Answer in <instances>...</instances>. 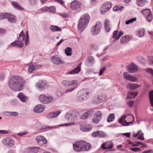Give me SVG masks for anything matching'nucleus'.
<instances>
[{"label": "nucleus", "instance_id": "f257e3e1", "mask_svg": "<svg viewBox=\"0 0 153 153\" xmlns=\"http://www.w3.org/2000/svg\"><path fill=\"white\" fill-rule=\"evenodd\" d=\"M25 82L23 78L19 76H12L10 79L8 85L10 88L14 91L22 90L24 88Z\"/></svg>", "mask_w": 153, "mask_h": 153}, {"label": "nucleus", "instance_id": "f03ea898", "mask_svg": "<svg viewBox=\"0 0 153 153\" xmlns=\"http://www.w3.org/2000/svg\"><path fill=\"white\" fill-rule=\"evenodd\" d=\"M91 147L90 143L82 140L77 141L73 144L74 150L77 152L88 151L91 149Z\"/></svg>", "mask_w": 153, "mask_h": 153}, {"label": "nucleus", "instance_id": "7ed1b4c3", "mask_svg": "<svg viewBox=\"0 0 153 153\" xmlns=\"http://www.w3.org/2000/svg\"><path fill=\"white\" fill-rule=\"evenodd\" d=\"M90 19V16L86 13L82 16L78 22V28L83 30L87 26Z\"/></svg>", "mask_w": 153, "mask_h": 153}, {"label": "nucleus", "instance_id": "20e7f679", "mask_svg": "<svg viewBox=\"0 0 153 153\" xmlns=\"http://www.w3.org/2000/svg\"><path fill=\"white\" fill-rule=\"evenodd\" d=\"M53 99V97L51 96H46L44 94H41L39 97V99L40 102L45 104L50 103Z\"/></svg>", "mask_w": 153, "mask_h": 153}, {"label": "nucleus", "instance_id": "39448f33", "mask_svg": "<svg viewBox=\"0 0 153 153\" xmlns=\"http://www.w3.org/2000/svg\"><path fill=\"white\" fill-rule=\"evenodd\" d=\"M102 27L101 23L99 22H97L96 25L92 27L91 29L92 34L93 35H96L98 34L101 31Z\"/></svg>", "mask_w": 153, "mask_h": 153}, {"label": "nucleus", "instance_id": "423d86ee", "mask_svg": "<svg viewBox=\"0 0 153 153\" xmlns=\"http://www.w3.org/2000/svg\"><path fill=\"white\" fill-rule=\"evenodd\" d=\"M141 13L145 17L147 21L151 22L153 19V15L151 10L149 9H146L142 10Z\"/></svg>", "mask_w": 153, "mask_h": 153}, {"label": "nucleus", "instance_id": "0eeeda50", "mask_svg": "<svg viewBox=\"0 0 153 153\" xmlns=\"http://www.w3.org/2000/svg\"><path fill=\"white\" fill-rule=\"evenodd\" d=\"M35 139L39 146H41L47 143V141L45 137L42 135L37 136Z\"/></svg>", "mask_w": 153, "mask_h": 153}, {"label": "nucleus", "instance_id": "6e6552de", "mask_svg": "<svg viewBox=\"0 0 153 153\" xmlns=\"http://www.w3.org/2000/svg\"><path fill=\"white\" fill-rule=\"evenodd\" d=\"M112 7L111 4L109 2H107L104 4L101 7L100 13L104 14L105 12L109 10Z\"/></svg>", "mask_w": 153, "mask_h": 153}, {"label": "nucleus", "instance_id": "1a4fd4ad", "mask_svg": "<svg viewBox=\"0 0 153 153\" xmlns=\"http://www.w3.org/2000/svg\"><path fill=\"white\" fill-rule=\"evenodd\" d=\"M47 84L45 81L40 80L36 85L37 89L39 90L42 91H43L47 87Z\"/></svg>", "mask_w": 153, "mask_h": 153}, {"label": "nucleus", "instance_id": "9d476101", "mask_svg": "<svg viewBox=\"0 0 153 153\" xmlns=\"http://www.w3.org/2000/svg\"><path fill=\"white\" fill-rule=\"evenodd\" d=\"M123 76L125 79L131 81L136 82H138L137 78L131 75H129L127 72L124 73Z\"/></svg>", "mask_w": 153, "mask_h": 153}, {"label": "nucleus", "instance_id": "9b49d317", "mask_svg": "<svg viewBox=\"0 0 153 153\" xmlns=\"http://www.w3.org/2000/svg\"><path fill=\"white\" fill-rule=\"evenodd\" d=\"M79 94H80V97H82V99L80 98L79 100H83L87 98V96L89 94V91L87 89H84L80 91Z\"/></svg>", "mask_w": 153, "mask_h": 153}, {"label": "nucleus", "instance_id": "f8f14e48", "mask_svg": "<svg viewBox=\"0 0 153 153\" xmlns=\"http://www.w3.org/2000/svg\"><path fill=\"white\" fill-rule=\"evenodd\" d=\"M3 142L5 146L8 147L13 146L14 145V143L13 140L10 139L8 137H7L3 139Z\"/></svg>", "mask_w": 153, "mask_h": 153}, {"label": "nucleus", "instance_id": "ddd939ff", "mask_svg": "<svg viewBox=\"0 0 153 153\" xmlns=\"http://www.w3.org/2000/svg\"><path fill=\"white\" fill-rule=\"evenodd\" d=\"M51 62L54 64L58 65L63 63V61L60 59L59 57H57L54 55L53 57L51 58Z\"/></svg>", "mask_w": 153, "mask_h": 153}, {"label": "nucleus", "instance_id": "4468645a", "mask_svg": "<svg viewBox=\"0 0 153 153\" xmlns=\"http://www.w3.org/2000/svg\"><path fill=\"white\" fill-rule=\"evenodd\" d=\"M40 148L38 147H31L27 148L25 150L26 153H37Z\"/></svg>", "mask_w": 153, "mask_h": 153}, {"label": "nucleus", "instance_id": "2eb2a0df", "mask_svg": "<svg viewBox=\"0 0 153 153\" xmlns=\"http://www.w3.org/2000/svg\"><path fill=\"white\" fill-rule=\"evenodd\" d=\"M81 5V4L79 1L74 0L71 3L70 5L71 8L73 10L78 9Z\"/></svg>", "mask_w": 153, "mask_h": 153}, {"label": "nucleus", "instance_id": "dca6fc26", "mask_svg": "<svg viewBox=\"0 0 153 153\" xmlns=\"http://www.w3.org/2000/svg\"><path fill=\"white\" fill-rule=\"evenodd\" d=\"M112 143L110 141H107L103 143L101 146V148L102 150L111 149L113 147Z\"/></svg>", "mask_w": 153, "mask_h": 153}, {"label": "nucleus", "instance_id": "f3484780", "mask_svg": "<svg viewBox=\"0 0 153 153\" xmlns=\"http://www.w3.org/2000/svg\"><path fill=\"white\" fill-rule=\"evenodd\" d=\"M128 71L131 73L136 72L138 69V67L135 64L132 63L127 67Z\"/></svg>", "mask_w": 153, "mask_h": 153}, {"label": "nucleus", "instance_id": "a211bd4d", "mask_svg": "<svg viewBox=\"0 0 153 153\" xmlns=\"http://www.w3.org/2000/svg\"><path fill=\"white\" fill-rule=\"evenodd\" d=\"M45 109L43 106L41 104H38L34 108V111L37 113H39L43 112Z\"/></svg>", "mask_w": 153, "mask_h": 153}, {"label": "nucleus", "instance_id": "6ab92c4d", "mask_svg": "<svg viewBox=\"0 0 153 153\" xmlns=\"http://www.w3.org/2000/svg\"><path fill=\"white\" fill-rule=\"evenodd\" d=\"M94 58L92 56H89L86 59L85 63L87 65L91 66L94 63Z\"/></svg>", "mask_w": 153, "mask_h": 153}, {"label": "nucleus", "instance_id": "aec40b11", "mask_svg": "<svg viewBox=\"0 0 153 153\" xmlns=\"http://www.w3.org/2000/svg\"><path fill=\"white\" fill-rule=\"evenodd\" d=\"M24 45V43L22 42L19 40H16L12 42L10 45V46L16 47L19 48H22Z\"/></svg>", "mask_w": 153, "mask_h": 153}, {"label": "nucleus", "instance_id": "412c9836", "mask_svg": "<svg viewBox=\"0 0 153 153\" xmlns=\"http://www.w3.org/2000/svg\"><path fill=\"white\" fill-rule=\"evenodd\" d=\"M60 111L52 112L48 114L47 115L48 118L50 119L57 117L60 113Z\"/></svg>", "mask_w": 153, "mask_h": 153}, {"label": "nucleus", "instance_id": "4be33fe9", "mask_svg": "<svg viewBox=\"0 0 153 153\" xmlns=\"http://www.w3.org/2000/svg\"><path fill=\"white\" fill-rule=\"evenodd\" d=\"M94 112L93 110L88 111L83 114L82 116H80V118L82 119H86L89 115H91Z\"/></svg>", "mask_w": 153, "mask_h": 153}, {"label": "nucleus", "instance_id": "5701e85b", "mask_svg": "<svg viewBox=\"0 0 153 153\" xmlns=\"http://www.w3.org/2000/svg\"><path fill=\"white\" fill-rule=\"evenodd\" d=\"M131 38V36L128 35L123 36L120 39V42L122 44L126 43L130 40Z\"/></svg>", "mask_w": 153, "mask_h": 153}, {"label": "nucleus", "instance_id": "b1692460", "mask_svg": "<svg viewBox=\"0 0 153 153\" xmlns=\"http://www.w3.org/2000/svg\"><path fill=\"white\" fill-rule=\"evenodd\" d=\"M17 97L21 101L23 102H26L28 100L27 97L22 93H19L17 96Z\"/></svg>", "mask_w": 153, "mask_h": 153}, {"label": "nucleus", "instance_id": "393cba45", "mask_svg": "<svg viewBox=\"0 0 153 153\" xmlns=\"http://www.w3.org/2000/svg\"><path fill=\"white\" fill-rule=\"evenodd\" d=\"M81 70V67L78 65L77 67L72 70L70 71L68 73H66V74H74L78 73Z\"/></svg>", "mask_w": 153, "mask_h": 153}, {"label": "nucleus", "instance_id": "a878e982", "mask_svg": "<svg viewBox=\"0 0 153 153\" xmlns=\"http://www.w3.org/2000/svg\"><path fill=\"white\" fill-rule=\"evenodd\" d=\"M140 85L137 84L130 83L128 84L126 87L131 89H135L140 87Z\"/></svg>", "mask_w": 153, "mask_h": 153}, {"label": "nucleus", "instance_id": "bb28decb", "mask_svg": "<svg viewBox=\"0 0 153 153\" xmlns=\"http://www.w3.org/2000/svg\"><path fill=\"white\" fill-rule=\"evenodd\" d=\"M26 38V36H25V35L24 34L23 30H22L19 34L18 39L22 42L24 41L25 42Z\"/></svg>", "mask_w": 153, "mask_h": 153}, {"label": "nucleus", "instance_id": "cd10ccee", "mask_svg": "<svg viewBox=\"0 0 153 153\" xmlns=\"http://www.w3.org/2000/svg\"><path fill=\"white\" fill-rule=\"evenodd\" d=\"M129 118L132 119V121L130 122H127L126 120H124L123 122L122 121V122L120 123L122 124L123 126H128L130 124L132 123L134 121V117L133 115H130V116L129 117Z\"/></svg>", "mask_w": 153, "mask_h": 153}, {"label": "nucleus", "instance_id": "c85d7f7f", "mask_svg": "<svg viewBox=\"0 0 153 153\" xmlns=\"http://www.w3.org/2000/svg\"><path fill=\"white\" fill-rule=\"evenodd\" d=\"M105 100V96L103 95H99L97 97V100H95V102L97 104H99L103 102Z\"/></svg>", "mask_w": 153, "mask_h": 153}, {"label": "nucleus", "instance_id": "c756f323", "mask_svg": "<svg viewBox=\"0 0 153 153\" xmlns=\"http://www.w3.org/2000/svg\"><path fill=\"white\" fill-rule=\"evenodd\" d=\"M92 127L89 126L84 125L80 127V129L83 131H88L91 130Z\"/></svg>", "mask_w": 153, "mask_h": 153}, {"label": "nucleus", "instance_id": "7c9ffc66", "mask_svg": "<svg viewBox=\"0 0 153 153\" xmlns=\"http://www.w3.org/2000/svg\"><path fill=\"white\" fill-rule=\"evenodd\" d=\"M50 29L52 32L60 31L61 30L60 28L58 26L53 25L50 26Z\"/></svg>", "mask_w": 153, "mask_h": 153}, {"label": "nucleus", "instance_id": "2f4dec72", "mask_svg": "<svg viewBox=\"0 0 153 153\" xmlns=\"http://www.w3.org/2000/svg\"><path fill=\"white\" fill-rule=\"evenodd\" d=\"M128 95H127V98L130 99L132 98H135L138 94V93L137 92H128Z\"/></svg>", "mask_w": 153, "mask_h": 153}, {"label": "nucleus", "instance_id": "473e14b6", "mask_svg": "<svg viewBox=\"0 0 153 153\" xmlns=\"http://www.w3.org/2000/svg\"><path fill=\"white\" fill-rule=\"evenodd\" d=\"M4 114L8 116H16L18 115V114L16 112L5 111L4 112Z\"/></svg>", "mask_w": 153, "mask_h": 153}, {"label": "nucleus", "instance_id": "72a5a7b5", "mask_svg": "<svg viewBox=\"0 0 153 153\" xmlns=\"http://www.w3.org/2000/svg\"><path fill=\"white\" fill-rule=\"evenodd\" d=\"M12 4L13 6L16 9L20 10H24L23 8L17 2L15 1H12Z\"/></svg>", "mask_w": 153, "mask_h": 153}, {"label": "nucleus", "instance_id": "f704fd0d", "mask_svg": "<svg viewBox=\"0 0 153 153\" xmlns=\"http://www.w3.org/2000/svg\"><path fill=\"white\" fill-rule=\"evenodd\" d=\"M7 18H8V21L10 22H14L16 21L15 16L14 15L10 14H8V16L7 17Z\"/></svg>", "mask_w": 153, "mask_h": 153}, {"label": "nucleus", "instance_id": "c9c22d12", "mask_svg": "<svg viewBox=\"0 0 153 153\" xmlns=\"http://www.w3.org/2000/svg\"><path fill=\"white\" fill-rule=\"evenodd\" d=\"M115 116L114 113L110 114L108 116L107 119V121L108 122H112L115 119Z\"/></svg>", "mask_w": 153, "mask_h": 153}, {"label": "nucleus", "instance_id": "e433bc0d", "mask_svg": "<svg viewBox=\"0 0 153 153\" xmlns=\"http://www.w3.org/2000/svg\"><path fill=\"white\" fill-rule=\"evenodd\" d=\"M146 0H137V4L139 6L142 7L144 5Z\"/></svg>", "mask_w": 153, "mask_h": 153}, {"label": "nucleus", "instance_id": "4c0bfd02", "mask_svg": "<svg viewBox=\"0 0 153 153\" xmlns=\"http://www.w3.org/2000/svg\"><path fill=\"white\" fill-rule=\"evenodd\" d=\"M65 52L68 56H70L72 55V49L69 47H67L65 49Z\"/></svg>", "mask_w": 153, "mask_h": 153}, {"label": "nucleus", "instance_id": "58836bf2", "mask_svg": "<svg viewBox=\"0 0 153 153\" xmlns=\"http://www.w3.org/2000/svg\"><path fill=\"white\" fill-rule=\"evenodd\" d=\"M137 33V35L138 36L142 37L144 35L145 30L143 29H140L138 31Z\"/></svg>", "mask_w": 153, "mask_h": 153}, {"label": "nucleus", "instance_id": "ea45409f", "mask_svg": "<svg viewBox=\"0 0 153 153\" xmlns=\"http://www.w3.org/2000/svg\"><path fill=\"white\" fill-rule=\"evenodd\" d=\"M149 95L150 103L153 106V90L150 91Z\"/></svg>", "mask_w": 153, "mask_h": 153}, {"label": "nucleus", "instance_id": "a19ab883", "mask_svg": "<svg viewBox=\"0 0 153 153\" xmlns=\"http://www.w3.org/2000/svg\"><path fill=\"white\" fill-rule=\"evenodd\" d=\"M8 16V13H0V20L3 19H7Z\"/></svg>", "mask_w": 153, "mask_h": 153}, {"label": "nucleus", "instance_id": "79ce46f5", "mask_svg": "<svg viewBox=\"0 0 153 153\" xmlns=\"http://www.w3.org/2000/svg\"><path fill=\"white\" fill-rule=\"evenodd\" d=\"M62 83L65 86H71V81L65 80L62 81Z\"/></svg>", "mask_w": 153, "mask_h": 153}, {"label": "nucleus", "instance_id": "37998d69", "mask_svg": "<svg viewBox=\"0 0 153 153\" xmlns=\"http://www.w3.org/2000/svg\"><path fill=\"white\" fill-rule=\"evenodd\" d=\"M99 132V137H104L107 136V134L106 133L104 132L101 131H98Z\"/></svg>", "mask_w": 153, "mask_h": 153}, {"label": "nucleus", "instance_id": "c03bdc74", "mask_svg": "<svg viewBox=\"0 0 153 153\" xmlns=\"http://www.w3.org/2000/svg\"><path fill=\"white\" fill-rule=\"evenodd\" d=\"M101 120V118L94 116L92 120L94 123H97L100 122Z\"/></svg>", "mask_w": 153, "mask_h": 153}, {"label": "nucleus", "instance_id": "a18cd8bd", "mask_svg": "<svg viewBox=\"0 0 153 153\" xmlns=\"http://www.w3.org/2000/svg\"><path fill=\"white\" fill-rule=\"evenodd\" d=\"M25 36H26V38L25 41V45L27 46L29 44V37L28 31H27L26 32Z\"/></svg>", "mask_w": 153, "mask_h": 153}, {"label": "nucleus", "instance_id": "49530a36", "mask_svg": "<svg viewBox=\"0 0 153 153\" xmlns=\"http://www.w3.org/2000/svg\"><path fill=\"white\" fill-rule=\"evenodd\" d=\"M123 8V6H115L113 8V10L114 11H117L118 10H121Z\"/></svg>", "mask_w": 153, "mask_h": 153}, {"label": "nucleus", "instance_id": "de8ad7c7", "mask_svg": "<svg viewBox=\"0 0 153 153\" xmlns=\"http://www.w3.org/2000/svg\"><path fill=\"white\" fill-rule=\"evenodd\" d=\"M130 115H132L128 114L127 115H123L122 116L120 117V118L119 120V123H121L122 122V121H123V120H125L126 118V117L128 116H129V117Z\"/></svg>", "mask_w": 153, "mask_h": 153}, {"label": "nucleus", "instance_id": "09e8293b", "mask_svg": "<svg viewBox=\"0 0 153 153\" xmlns=\"http://www.w3.org/2000/svg\"><path fill=\"white\" fill-rule=\"evenodd\" d=\"M136 20L135 18H131L130 19L128 20L126 22V24L128 25L130 23H132L133 22L135 21Z\"/></svg>", "mask_w": 153, "mask_h": 153}, {"label": "nucleus", "instance_id": "8fccbe9b", "mask_svg": "<svg viewBox=\"0 0 153 153\" xmlns=\"http://www.w3.org/2000/svg\"><path fill=\"white\" fill-rule=\"evenodd\" d=\"M94 116L98 117L99 118H101V117L102 116V114L101 112L100 111H98L96 112Z\"/></svg>", "mask_w": 153, "mask_h": 153}, {"label": "nucleus", "instance_id": "3c124183", "mask_svg": "<svg viewBox=\"0 0 153 153\" xmlns=\"http://www.w3.org/2000/svg\"><path fill=\"white\" fill-rule=\"evenodd\" d=\"M123 33H124L122 31H120L118 33V34L117 37H116L115 38V39L117 40L119 39L120 38L121 36H122L123 34Z\"/></svg>", "mask_w": 153, "mask_h": 153}, {"label": "nucleus", "instance_id": "603ef678", "mask_svg": "<svg viewBox=\"0 0 153 153\" xmlns=\"http://www.w3.org/2000/svg\"><path fill=\"white\" fill-rule=\"evenodd\" d=\"M28 71L30 73L32 71L35 70H34V66L33 65H31L28 68Z\"/></svg>", "mask_w": 153, "mask_h": 153}, {"label": "nucleus", "instance_id": "864d4df0", "mask_svg": "<svg viewBox=\"0 0 153 153\" xmlns=\"http://www.w3.org/2000/svg\"><path fill=\"white\" fill-rule=\"evenodd\" d=\"M33 66H34V70H37L40 68H41L42 67V65H40L38 64H35L33 65Z\"/></svg>", "mask_w": 153, "mask_h": 153}, {"label": "nucleus", "instance_id": "5fc2aeb1", "mask_svg": "<svg viewBox=\"0 0 153 153\" xmlns=\"http://www.w3.org/2000/svg\"><path fill=\"white\" fill-rule=\"evenodd\" d=\"M92 136L94 137H99V132L98 131L94 132L91 134Z\"/></svg>", "mask_w": 153, "mask_h": 153}, {"label": "nucleus", "instance_id": "6e6d98bb", "mask_svg": "<svg viewBox=\"0 0 153 153\" xmlns=\"http://www.w3.org/2000/svg\"><path fill=\"white\" fill-rule=\"evenodd\" d=\"M129 149L134 152H138L140 150V149L139 148H130Z\"/></svg>", "mask_w": 153, "mask_h": 153}, {"label": "nucleus", "instance_id": "4d7b16f0", "mask_svg": "<svg viewBox=\"0 0 153 153\" xmlns=\"http://www.w3.org/2000/svg\"><path fill=\"white\" fill-rule=\"evenodd\" d=\"M76 88V87H73L71 88L65 90V93H68L69 92H71L74 90Z\"/></svg>", "mask_w": 153, "mask_h": 153}, {"label": "nucleus", "instance_id": "13d9d810", "mask_svg": "<svg viewBox=\"0 0 153 153\" xmlns=\"http://www.w3.org/2000/svg\"><path fill=\"white\" fill-rule=\"evenodd\" d=\"M110 21L108 19H106L104 23V26H110Z\"/></svg>", "mask_w": 153, "mask_h": 153}, {"label": "nucleus", "instance_id": "bf43d9fd", "mask_svg": "<svg viewBox=\"0 0 153 153\" xmlns=\"http://www.w3.org/2000/svg\"><path fill=\"white\" fill-rule=\"evenodd\" d=\"M142 133H143L142 132V131L141 130H140L137 133L133 134V137H136L137 136H140V134H142Z\"/></svg>", "mask_w": 153, "mask_h": 153}, {"label": "nucleus", "instance_id": "052dcab7", "mask_svg": "<svg viewBox=\"0 0 153 153\" xmlns=\"http://www.w3.org/2000/svg\"><path fill=\"white\" fill-rule=\"evenodd\" d=\"M106 70V68L105 67H104L102 68L100 71V73L99 74V75H102L103 72L105 71Z\"/></svg>", "mask_w": 153, "mask_h": 153}, {"label": "nucleus", "instance_id": "680f3d73", "mask_svg": "<svg viewBox=\"0 0 153 153\" xmlns=\"http://www.w3.org/2000/svg\"><path fill=\"white\" fill-rule=\"evenodd\" d=\"M78 83V81L76 80H74L71 81V86H74L76 84Z\"/></svg>", "mask_w": 153, "mask_h": 153}, {"label": "nucleus", "instance_id": "e2e57ef3", "mask_svg": "<svg viewBox=\"0 0 153 153\" xmlns=\"http://www.w3.org/2000/svg\"><path fill=\"white\" fill-rule=\"evenodd\" d=\"M105 29L107 32H108L111 30V28L110 26H104Z\"/></svg>", "mask_w": 153, "mask_h": 153}, {"label": "nucleus", "instance_id": "0e129e2a", "mask_svg": "<svg viewBox=\"0 0 153 153\" xmlns=\"http://www.w3.org/2000/svg\"><path fill=\"white\" fill-rule=\"evenodd\" d=\"M28 133L27 131H23L22 132H20L17 134L19 136H22Z\"/></svg>", "mask_w": 153, "mask_h": 153}, {"label": "nucleus", "instance_id": "69168bd1", "mask_svg": "<svg viewBox=\"0 0 153 153\" xmlns=\"http://www.w3.org/2000/svg\"><path fill=\"white\" fill-rule=\"evenodd\" d=\"M139 144H142V143L135 142H134V143L132 145V146H138Z\"/></svg>", "mask_w": 153, "mask_h": 153}, {"label": "nucleus", "instance_id": "338daca9", "mask_svg": "<svg viewBox=\"0 0 153 153\" xmlns=\"http://www.w3.org/2000/svg\"><path fill=\"white\" fill-rule=\"evenodd\" d=\"M149 62L150 65H153V56H151L149 57Z\"/></svg>", "mask_w": 153, "mask_h": 153}, {"label": "nucleus", "instance_id": "774afa93", "mask_svg": "<svg viewBox=\"0 0 153 153\" xmlns=\"http://www.w3.org/2000/svg\"><path fill=\"white\" fill-rule=\"evenodd\" d=\"M142 153H153V150L152 149L147 150L143 151Z\"/></svg>", "mask_w": 153, "mask_h": 153}]
</instances>
